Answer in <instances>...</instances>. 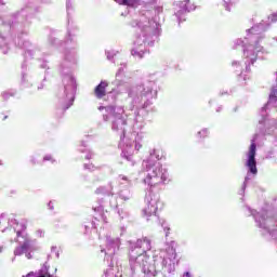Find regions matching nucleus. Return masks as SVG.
<instances>
[{
    "instance_id": "obj_1",
    "label": "nucleus",
    "mask_w": 277,
    "mask_h": 277,
    "mask_svg": "<svg viewBox=\"0 0 277 277\" xmlns=\"http://www.w3.org/2000/svg\"><path fill=\"white\" fill-rule=\"evenodd\" d=\"M157 83L155 81L145 80L140 84L131 87L128 91V96L131 98L130 110L136 107L138 113L135 115L133 124L134 141L131 142L127 137V113L123 106L108 105L100 106V111L105 109L103 115L104 122H110L111 131L117 133L120 137L119 148H121V157L127 159V161H133V154L135 150L142 148V142L144 140V132L142 129L146 126L144 122V117L151 111H155V106H153L154 101L157 98ZM143 115V116H142Z\"/></svg>"
},
{
    "instance_id": "obj_2",
    "label": "nucleus",
    "mask_w": 277,
    "mask_h": 277,
    "mask_svg": "<svg viewBox=\"0 0 277 277\" xmlns=\"http://www.w3.org/2000/svg\"><path fill=\"white\" fill-rule=\"evenodd\" d=\"M67 10V34L65 36V41L50 36L48 38V44L50 47H62L65 44V51L63 61L58 65V72L62 79V85L58 88L56 93V115L62 118L66 114L67 109H70L71 105H75V98L77 95V78L72 75L75 66L79 62V54L77 52V47L79 43L77 41V36H79V26L72 21V12L75 8L70 0H66Z\"/></svg>"
},
{
    "instance_id": "obj_3",
    "label": "nucleus",
    "mask_w": 277,
    "mask_h": 277,
    "mask_svg": "<svg viewBox=\"0 0 277 277\" xmlns=\"http://www.w3.org/2000/svg\"><path fill=\"white\" fill-rule=\"evenodd\" d=\"M151 248L150 239L146 237L136 241H129L130 269L132 275L135 274L136 269H141L147 277H156L159 272L164 277L172 276L176 272V265H179V260H176V242L171 241L167 245L164 251L154 255V264L148 262L150 258L146 255V252L151 250Z\"/></svg>"
},
{
    "instance_id": "obj_4",
    "label": "nucleus",
    "mask_w": 277,
    "mask_h": 277,
    "mask_svg": "<svg viewBox=\"0 0 277 277\" xmlns=\"http://www.w3.org/2000/svg\"><path fill=\"white\" fill-rule=\"evenodd\" d=\"M163 158V151L161 149H153L149 153V157L143 161V168H145L147 175L143 180L145 185L149 186L148 193L145 195V208L143 209V215L147 217H154L157 220V211L161 207L159 195L153 193L155 185H161V183H170V173L168 169L161 167V159Z\"/></svg>"
},
{
    "instance_id": "obj_5",
    "label": "nucleus",
    "mask_w": 277,
    "mask_h": 277,
    "mask_svg": "<svg viewBox=\"0 0 277 277\" xmlns=\"http://www.w3.org/2000/svg\"><path fill=\"white\" fill-rule=\"evenodd\" d=\"M267 28L265 27V23L262 22L251 29L247 30V37L243 39H237L234 41V49H242L245 62L234 61L232 66L239 76L243 75V72H250V65L254 64L256 60H265L264 55H267V52L261 47V40H263V31Z\"/></svg>"
},
{
    "instance_id": "obj_6",
    "label": "nucleus",
    "mask_w": 277,
    "mask_h": 277,
    "mask_svg": "<svg viewBox=\"0 0 277 277\" xmlns=\"http://www.w3.org/2000/svg\"><path fill=\"white\" fill-rule=\"evenodd\" d=\"M136 31V39L131 55L142 60L148 53V47H155V40L161 34V25L153 17V11H142L138 18L130 23Z\"/></svg>"
},
{
    "instance_id": "obj_7",
    "label": "nucleus",
    "mask_w": 277,
    "mask_h": 277,
    "mask_svg": "<svg viewBox=\"0 0 277 277\" xmlns=\"http://www.w3.org/2000/svg\"><path fill=\"white\" fill-rule=\"evenodd\" d=\"M36 12H38V9L27 5L19 12L13 14L12 21L8 22L11 31H17L15 47L24 49V57L26 60H42V55H44L40 45L23 39L24 36H29V27H31V21H29V18H31Z\"/></svg>"
},
{
    "instance_id": "obj_8",
    "label": "nucleus",
    "mask_w": 277,
    "mask_h": 277,
    "mask_svg": "<svg viewBox=\"0 0 277 277\" xmlns=\"http://www.w3.org/2000/svg\"><path fill=\"white\" fill-rule=\"evenodd\" d=\"M27 225L25 223H16L13 227V233L16 235V243L18 246L14 249V256H23L25 252H38L40 246H38V240L31 238L26 232Z\"/></svg>"
},
{
    "instance_id": "obj_9",
    "label": "nucleus",
    "mask_w": 277,
    "mask_h": 277,
    "mask_svg": "<svg viewBox=\"0 0 277 277\" xmlns=\"http://www.w3.org/2000/svg\"><path fill=\"white\" fill-rule=\"evenodd\" d=\"M259 138V134H254L251 140V144L249 146V150L247 153V160L245 166L247 168V175L245 177V182L242 184L240 195H243L246 192V187H248V181L253 176L259 174V169L256 168V140Z\"/></svg>"
},
{
    "instance_id": "obj_10",
    "label": "nucleus",
    "mask_w": 277,
    "mask_h": 277,
    "mask_svg": "<svg viewBox=\"0 0 277 277\" xmlns=\"http://www.w3.org/2000/svg\"><path fill=\"white\" fill-rule=\"evenodd\" d=\"M247 209L250 215H252L253 220L255 221L258 228H262V230H265V233H268L271 237H274V239H276L277 229L274 228L276 226V221L267 216V211L261 210L259 212L254 209H251L250 207H247Z\"/></svg>"
},
{
    "instance_id": "obj_11",
    "label": "nucleus",
    "mask_w": 277,
    "mask_h": 277,
    "mask_svg": "<svg viewBox=\"0 0 277 277\" xmlns=\"http://www.w3.org/2000/svg\"><path fill=\"white\" fill-rule=\"evenodd\" d=\"M122 242L119 237L106 236V247L101 246V254H104V261L114 265L115 256H118Z\"/></svg>"
},
{
    "instance_id": "obj_12",
    "label": "nucleus",
    "mask_w": 277,
    "mask_h": 277,
    "mask_svg": "<svg viewBox=\"0 0 277 277\" xmlns=\"http://www.w3.org/2000/svg\"><path fill=\"white\" fill-rule=\"evenodd\" d=\"M175 16L177 18L179 24L185 21V15L189 12H194L196 6L189 2V0L180 1L176 3Z\"/></svg>"
},
{
    "instance_id": "obj_13",
    "label": "nucleus",
    "mask_w": 277,
    "mask_h": 277,
    "mask_svg": "<svg viewBox=\"0 0 277 277\" xmlns=\"http://www.w3.org/2000/svg\"><path fill=\"white\" fill-rule=\"evenodd\" d=\"M34 74L31 72V69L27 67V63L22 64V78H21V88L29 89L34 88Z\"/></svg>"
},
{
    "instance_id": "obj_14",
    "label": "nucleus",
    "mask_w": 277,
    "mask_h": 277,
    "mask_svg": "<svg viewBox=\"0 0 277 277\" xmlns=\"http://www.w3.org/2000/svg\"><path fill=\"white\" fill-rule=\"evenodd\" d=\"M95 194L97 196H110V207L111 209H118V201H116V197L114 196V184L108 183L107 186H100L95 189Z\"/></svg>"
},
{
    "instance_id": "obj_15",
    "label": "nucleus",
    "mask_w": 277,
    "mask_h": 277,
    "mask_svg": "<svg viewBox=\"0 0 277 277\" xmlns=\"http://www.w3.org/2000/svg\"><path fill=\"white\" fill-rule=\"evenodd\" d=\"M6 224L8 227L1 229L2 233H8V230L14 233V227H16V224L18 223L16 222V219H6L5 213L0 214V226H5Z\"/></svg>"
},
{
    "instance_id": "obj_16",
    "label": "nucleus",
    "mask_w": 277,
    "mask_h": 277,
    "mask_svg": "<svg viewBox=\"0 0 277 277\" xmlns=\"http://www.w3.org/2000/svg\"><path fill=\"white\" fill-rule=\"evenodd\" d=\"M5 21L0 18V25H5ZM0 51L3 55H8V51H10V39L0 34Z\"/></svg>"
},
{
    "instance_id": "obj_17",
    "label": "nucleus",
    "mask_w": 277,
    "mask_h": 277,
    "mask_svg": "<svg viewBox=\"0 0 277 277\" xmlns=\"http://www.w3.org/2000/svg\"><path fill=\"white\" fill-rule=\"evenodd\" d=\"M109 83L105 80H102L94 89V94L96 98H103L107 94V87Z\"/></svg>"
},
{
    "instance_id": "obj_18",
    "label": "nucleus",
    "mask_w": 277,
    "mask_h": 277,
    "mask_svg": "<svg viewBox=\"0 0 277 277\" xmlns=\"http://www.w3.org/2000/svg\"><path fill=\"white\" fill-rule=\"evenodd\" d=\"M124 66L127 65L121 64V67H119L116 74L115 85H117V88H120V85H124V80H122V77L124 75Z\"/></svg>"
},
{
    "instance_id": "obj_19",
    "label": "nucleus",
    "mask_w": 277,
    "mask_h": 277,
    "mask_svg": "<svg viewBox=\"0 0 277 277\" xmlns=\"http://www.w3.org/2000/svg\"><path fill=\"white\" fill-rule=\"evenodd\" d=\"M118 196L120 200H123V202H128V200H131L133 198V193H131V189L126 188V189H121L118 193Z\"/></svg>"
},
{
    "instance_id": "obj_20",
    "label": "nucleus",
    "mask_w": 277,
    "mask_h": 277,
    "mask_svg": "<svg viewBox=\"0 0 277 277\" xmlns=\"http://www.w3.org/2000/svg\"><path fill=\"white\" fill-rule=\"evenodd\" d=\"M81 147L79 148L80 153H87V155L84 156L85 159L90 160L93 159L94 157V151H92L91 149L88 148V145L85 144V142H81Z\"/></svg>"
},
{
    "instance_id": "obj_21",
    "label": "nucleus",
    "mask_w": 277,
    "mask_h": 277,
    "mask_svg": "<svg viewBox=\"0 0 277 277\" xmlns=\"http://www.w3.org/2000/svg\"><path fill=\"white\" fill-rule=\"evenodd\" d=\"M119 5H128L129 8H136L140 5V0H115Z\"/></svg>"
},
{
    "instance_id": "obj_22",
    "label": "nucleus",
    "mask_w": 277,
    "mask_h": 277,
    "mask_svg": "<svg viewBox=\"0 0 277 277\" xmlns=\"http://www.w3.org/2000/svg\"><path fill=\"white\" fill-rule=\"evenodd\" d=\"M83 168L89 172H96V170H103V168H107V166L96 167L94 163H84Z\"/></svg>"
},
{
    "instance_id": "obj_23",
    "label": "nucleus",
    "mask_w": 277,
    "mask_h": 277,
    "mask_svg": "<svg viewBox=\"0 0 277 277\" xmlns=\"http://www.w3.org/2000/svg\"><path fill=\"white\" fill-rule=\"evenodd\" d=\"M118 181L120 185L131 187V180H129V177H127L126 175H119Z\"/></svg>"
},
{
    "instance_id": "obj_24",
    "label": "nucleus",
    "mask_w": 277,
    "mask_h": 277,
    "mask_svg": "<svg viewBox=\"0 0 277 277\" xmlns=\"http://www.w3.org/2000/svg\"><path fill=\"white\" fill-rule=\"evenodd\" d=\"M237 3V0H223V5L227 12H230V8Z\"/></svg>"
},
{
    "instance_id": "obj_25",
    "label": "nucleus",
    "mask_w": 277,
    "mask_h": 277,
    "mask_svg": "<svg viewBox=\"0 0 277 277\" xmlns=\"http://www.w3.org/2000/svg\"><path fill=\"white\" fill-rule=\"evenodd\" d=\"M1 96H2L3 101H9L10 97L16 96V92L14 90L4 91V92H2Z\"/></svg>"
},
{
    "instance_id": "obj_26",
    "label": "nucleus",
    "mask_w": 277,
    "mask_h": 277,
    "mask_svg": "<svg viewBox=\"0 0 277 277\" xmlns=\"http://www.w3.org/2000/svg\"><path fill=\"white\" fill-rule=\"evenodd\" d=\"M209 136V129L205 128L201 131H199L197 133V137H199L200 140H205V137Z\"/></svg>"
},
{
    "instance_id": "obj_27",
    "label": "nucleus",
    "mask_w": 277,
    "mask_h": 277,
    "mask_svg": "<svg viewBox=\"0 0 277 277\" xmlns=\"http://www.w3.org/2000/svg\"><path fill=\"white\" fill-rule=\"evenodd\" d=\"M120 220H127V217H129L130 213L129 211L124 210V209H120L117 211Z\"/></svg>"
},
{
    "instance_id": "obj_28",
    "label": "nucleus",
    "mask_w": 277,
    "mask_h": 277,
    "mask_svg": "<svg viewBox=\"0 0 277 277\" xmlns=\"http://www.w3.org/2000/svg\"><path fill=\"white\" fill-rule=\"evenodd\" d=\"M116 55H118V51L116 50L106 51V56H107V60H109V62H111V60H114Z\"/></svg>"
},
{
    "instance_id": "obj_29",
    "label": "nucleus",
    "mask_w": 277,
    "mask_h": 277,
    "mask_svg": "<svg viewBox=\"0 0 277 277\" xmlns=\"http://www.w3.org/2000/svg\"><path fill=\"white\" fill-rule=\"evenodd\" d=\"M47 161H50L51 163H55V158H53V156L52 155H45L44 157H43V159H42V162L44 163V162H47Z\"/></svg>"
},
{
    "instance_id": "obj_30",
    "label": "nucleus",
    "mask_w": 277,
    "mask_h": 277,
    "mask_svg": "<svg viewBox=\"0 0 277 277\" xmlns=\"http://www.w3.org/2000/svg\"><path fill=\"white\" fill-rule=\"evenodd\" d=\"M29 162L31 163V166H38V163H40V161H38V158H36V156H30Z\"/></svg>"
},
{
    "instance_id": "obj_31",
    "label": "nucleus",
    "mask_w": 277,
    "mask_h": 277,
    "mask_svg": "<svg viewBox=\"0 0 277 277\" xmlns=\"http://www.w3.org/2000/svg\"><path fill=\"white\" fill-rule=\"evenodd\" d=\"M268 21H271V23H277V12L273 13L268 16Z\"/></svg>"
},
{
    "instance_id": "obj_32",
    "label": "nucleus",
    "mask_w": 277,
    "mask_h": 277,
    "mask_svg": "<svg viewBox=\"0 0 277 277\" xmlns=\"http://www.w3.org/2000/svg\"><path fill=\"white\" fill-rule=\"evenodd\" d=\"M51 252H52V254L53 253L55 254L56 259H60V251H57V247L56 246H53L51 248Z\"/></svg>"
},
{
    "instance_id": "obj_33",
    "label": "nucleus",
    "mask_w": 277,
    "mask_h": 277,
    "mask_svg": "<svg viewBox=\"0 0 277 277\" xmlns=\"http://www.w3.org/2000/svg\"><path fill=\"white\" fill-rule=\"evenodd\" d=\"M154 12H155V14H161V12H163V6H155L154 8Z\"/></svg>"
},
{
    "instance_id": "obj_34",
    "label": "nucleus",
    "mask_w": 277,
    "mask_h": 277,
    "mask_svg": "<svg viewBox=\"0 0 277 277\" xmlns=\"http://www.w3.org/2000/svg\"><path fill=\"white\" fill-rule=\"evenodd\" d=\"M103 209H104L103 203H101L98 207L93 208V211H97V213H101Z\"/></svg>"
},
{
    "instance_id": "obj_35",
    "label": "nucleus",
    "mask_w": 277,
    "mask_h": 277,
    "mask_svg": "<svg viewBox=\"0 0 277 277\" xmlns=\"http://www.w3.org/2000/svg\"><path fill=\"white\" fill-rule=\"evenodd\" d=\"M31 252H35V251H25L24 252L26 259H34V255H31Z\"/></svg>"
},
{
    "instance_id": "obj_36",
    "label": "nucleus",
    "mask_w": 277,
    "mask_h": 277,
    "mask_svg": "<svg viewBox=\"0 0 277 277\" xmlns=\"http://www.w3.org/2000/svg\"><path fill=\"white\" fill-rule=\"evenodd\" d=\"M36 235H37V237H44V230L38 229V230L36 232Z\"/></svg>"
},
{
    "instance_id": "obj_37",
    "label": "nucleus",
    "mask_w": 277,
    "mask_h": 277,
    "mask_svg": "<svg viewBox=\"0 0 277 277\" xmlns=\"http://www.w3.org/2000/svg\"><path fill=\"white\" fill-rule=\"evenodd\" d=\"M181 277H194L190 272H184Z\"/></svg>"
},
{
    "instance_id": "obj_38",
    "label": "nucleus",
    "mask_w": 277,
    "mask_h": 277,
    "mask_svg": "<svg viewBox=\"0 0 277 277\" xmlns=\"http://www.w3.org/2000/svg\"><path fill=\"white\" fill-rule=\"evenodd\" d=\"M162 228L164 229L166 237H168V232L170 230V227H167L166 225L162 224Z\"/></svg>"
},
{
    "instance_id": "obj_39",
    "label": "nucleus",
    "mask_w": 277,
    "mask_h": 277,
    "mask_svg": "<svg viewBox=\"0 0 277 277\" xmlns=\"http://www.w3.org/2000/svg\"><path fill=\"white\" fill-rule=\"evenodd\" d=\"M48 208L50 209V211H53L55 208L53 207V202L52 201H50L49 203H48Z\"/></svg>"
},
{
    "instance_id": "obj_40",
    "label": "nucleus",
    "mask_w": 277,
    "mask_h": 277,
    "mask_svg": "<svg viewBox=\"0 0 277 277\" xmlns=\"http://www.w3.org/2000/svg\"><path fill=\"white\" fill-rule=\"evenodd\" d=\"M44 89V84L41 83L40 85L37 87V90H43Z\"/></svg>"
},
{
    "instance_id": "obj_41",
    "label": "nucleus",
    "mask_w": 277,
    "mask_h": 277,
    "mask_svg": "<svg viewBox=\"0 0 277 277\" xmlns=\"http://www.w3.org/2000/svg\"><path fill=\"white\" fill-rule=\"evenodd\" d=\"M41 68H48L47 62H43V64L40 65Z\"/></svg>"
},
{
    "instance_id": "obj_42",
    "label": "nucleus",
    "mask_w": 277,
    "mask_h": 277,
    "mask_svg": "<svg viewBox=\"0 0 277 277\" xmlns=\"http://www.w3.org/2000/svg\"><path fill=\"white\" fill-rule=\"evenodd\" d=\"M220 111H222V106H219V107L216 108V113L220 114Z\"/></svg>"
},
{
    "instance_id": "obj_43",
    "label": "nucleus",
    "mask_w": 277,
    "mask_h": 277,
    "mask_svg": "<svg viewBox=\"0 0 277 277\" xmlns=\"http://www.w3.org/2000/svg\"><path fill=\"white\" fill-rule=\"evenodd\" d=\"M224 94H228V92H220V96H224Z\"/></svg>"
},
{
    "instance_id": "obj_44",
    "label": "nucleus",
    "mask_w": 277,
    "mask_h": 277,
    "mask_svg": "<svg viewBox=\"0 0 277 277\" xmlns=\"http://www.w3.org/2000/svg\"><path fill=\"white\" fill-rule=\"evenodd\" d=\"M1 252H3V247H0V254H1Z\"/></svg>"
},
{
    "instance_id": "obj_45",
    "label": "nucleus",
    "mask_w": 277,
    "mask_h": 277,
    "mask_svg": "<svg viewBox=\"0 0 277 277\" xmlns=\"http://www.w3.org/2000/svg\"><path fill=\"white\" fill-rule=\"evenodd\" d=\"M213 103V101H209V105H211Z\"/></svg>"
},
{
    "instance_id": "obj_46",
    "label": "nucleus",
    "mask_w": 277,
    "mask_h": 277,
    "mask_svg": "<svg viewBox=\"0 0 277 277\" xmlns=\"http://www.w3.org/2000/svg\"><path fill=\"white\" fill-rule=\"evenodd\" d=\"M0 166H3V161L0 160Z\"/></svg>"
},
{
    "instance_id": "obj_47",
    "label": "nucleus",
    "mask_w": 277,
    "mask_h": 277,
    "mask_svg": "<svg viewBox=\"0 0 277 277\" xmlns=\"http://www.w3.org/2000/svg\"><path fill=\"white\" fill-rule=\"evenodd\" d=\"M8 116H4L3 120H6Z\"/></svg>"
},
{
    "instance_id": "obj_48",
    "label": "nucleus",
    "mask_w": 277,
    "mask_h": 277,
    "mask_svg": "<svg viewBox=\"0 0 277 277\" xmlns=\"http://www.w3.org/2000/svg\"><path fill=\"white\" fill-rule=\"evenodd\" d=\"M1 5H3V2L0 0Z\"/></svg>"
},
{
    "instance_id": "obj_49",
    "label": "nucleus",
    "mask_w": 277,
    "mask_h": 277,
    "mask_svg": "<svg viewBox=\"0 0 277 277\" xmlns=\"http://www.w3.org/2000/svg\"><path fill=\"white\" fill-rule=\"evenodd\" d=\"M12 261H15V258H13Z\"/></svg>"
}]
</instances>
